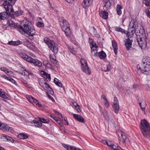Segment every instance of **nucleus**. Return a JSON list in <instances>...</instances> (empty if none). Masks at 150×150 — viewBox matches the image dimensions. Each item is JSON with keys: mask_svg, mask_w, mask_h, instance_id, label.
<instances>
[{"mask_svg": "<svg viewBox=\"0 0 150 150\" xmlns=\"http://www.w3.org/2000/svg\"><path fill=\"white\" fill-rule=\"evenodd\" d=\"M80 62L81 65V67H83L86 66H88L87 61L86 60L83 58H81L80 60Z\"/></svg>", "mask_w": 150, "mask_h": 150, "instance_id": "obj_38", "label": "nucleus"}, {"mask_svg": "<svg viewBox=\"0 0 150 150\" xmlns=\"http://www.w3.org/2000/svg\"><path fill=\"white\" fill-rule=\"evenodd\" d=\"M28 136L26 134L21 133L18 135V137L21 139H26L28 138Z\"/></svg>", "mask_w": 150, "mask_h": 150, "instance_id": "obj_35", "label": "nucleus"}, {"mask_svg": "<svg viewBox=\"0 0 150 150\" xmlns=\"http://www.w3.org/2000/svg\"><path fill=\"white\" fill-rule=\"evenodd\" d=\"M29 49L32 50H35V46L34 45L33 42H32V44H31L28 47Z\"/></svg>", "mask_w": 150, "mask_h": 150, "instance_id": "obj_48", "label": "nucleus"}, {"mask_svg": "<svg viewBox=\"0 0 150 150\" xmlns=\"http://www.w3.org/2000/svg\"><path fill=\"white\" fill-rule=\"evenodd\" d=\"M4 72L8 74L10 73H11L12 71H9L8 69L6 68V70H5V71H4Z\"/></svg>", "mask_w": 150, "mask_h": 150, "instance_id": "obj_63", "label": "nucleus"}, {"mask_svg": "<svg viewBox=\"0 0 150 150\" xmlns=\"http://www.w3.org/2000/svg\"><path fill=\"white\" fill-rule=\"evenodd\" d=\"M143 2L146 6H149V2L147 0H144Z\"/></svg>", "mask_w": 150, "mask_h": 150, "instance_id": "obj_59", "label": "nucleus"}, {"mask_svg": "<svg viewBox=\"0 0 150 150\" xmlns=\"http://www.w3.org/2000/svg\"><path fill=\"white\" fill-rule=\"evenodd\" d=\"M10 128V127L8 125L6 124L1 123L0 125V129L4 131H8Z\"/></svg>", "mask_w": 150, "mask_h": 150, "instance_id": "obj_14", "label": "nucleus"}, {"mask_svg": "<svg viewBox=\"0 0 150 150\" xmlns=\"http://www.w3.org/2000/svg\"><path fill=\"white\" fill-rule=\"evenodd\" d=\"M93 34L97 38H99L100 37V35L96 32L93 31Z\"/></svg>", "mask_w": 150, "mask_h": 150, "instance_id": "obj_58", "label": "nucleus"}, {"mask_svg": "<svg viewBox=\"0 0 150 150\" xmlns=\"http://www.w3.org/2000/svg\"><path fill=\"white\" fill-rule=\"evenodd\" d=\"M71 115L73 116V117L77 120L80 122H85L84 119L81 115L73 113L71 114Z\"/></svg>", "mask_w": 150, "mask_h": 150, "instance_id": "obj_12", "label": "nucleus"}, {"mask_svg": "<svg viewBox=\"0 0 150 150\" xmlns=\"http://www.w3.org/2000/svg\"><path fill=\"white\" fill-rule=\"evenodd\" d=\"M139 105L142 110L143 111L144 110L146 106V103H145V102L143 103L142 104V103H139Z\"/></svg>", "mask_w": 150, "mask_h": 150, "instance_id": "obj_45", "label": "nucleus"}, {"mask_svg": "<svg viewBox=\"0 0 150 150\" xmlns=\"http://www.w3.org/2000/svg\"><path fill=\"white\" fill-rule=\"evenodd\" d=\"M147 40V39L146 37H141V38H140L137 37V42L141 49H144L146 47Z\"/></svg>", "mask_w": 150, "mask_h": 150, "instance_id": "obj_7", "label": "nucleus"}, {"mask_svg": "<svg viewBox=\"0 0 150 150\" xmlns=\"http://www.w3.org/2000/svg\"><path fill=\"white\" fill-rule=\"evenodd\" d=\"M21 25L17 26L18 30L22 34L26 33L28 35V37L30 39L33 40L35 32L32 23L27 20H25L22 22Z\"/></svg>", "mask_w": 150, "mask_h": 150, "instance_id": "obj_1", "label": "nucleus"}, {"mask_svg": "<svg viewBox=\"0 0 150 150\" xmlns=\"http://www.w3.org/2000/svg\"><path fill=\"white\" fill-rule=\"evenodd\" d=\"M62 146L67 150H81L78 148L65 144H62Z\"/></svg>", "mask_w": 150, "mask_h": 150, "instance_id": "obj_16", "label": "nucleus"}, {"mask_svg": "<svg viewBox=\"0 0 150 150\" xmlns=\"http://www.w3.org/2000/svg\"><path fill=\"white\" fill-rule=\"evenodd\" d=\"M7 23L8 26H10L11 27H15V26H16V24L13 23L11 21H9L7 20Z\"/></svg>", "mask_w": 150, "mask_h": 150, "instance_id": "obj_39", "label": "nucleus"}, {"mask_svg": "<svg viewBox=\"0 0 150 150\" xmlns=\"http://www.w3.org/2000/svg\"><path fill=\"white\" fill-rule=\"evenodd\" d=\"M89 42L91 50H94L95 49L96 50L98 48V46H97L96 42L92 39H89Z\"/></svg>", "mask_w": 150, "mask_h": 150, "instance_id": "obj_17", "label": "nucleus"}, {"mask_svg": "<svg viewBox=\"0 0 150 150\" xmlns=\"http://www.w3.org/2000/svg\"><path fill=\"white\" fill-rule=\"evenodd\" d=\"M59 22L62 30L67 36H69L71 33V30L68 22L66 20L62 19L60 20Z\"/></svg>", "mask_w": 150, "mask_h": 150, "instance_id": "obj_6", "label": "nucleus"}, {"mask_svg": "<svg viewBox=\"0 0 150 150\" xmlns=\"http://www.w3.org/2000/svg\"><path fill=\"white\" fill-rule=\"evenodd\" d=\"M50 87V86L47 82L43 86H42V87L45 90H49Z\"/></svg>", "mask_w": 150, "mask_h": 150, "instance_id": "obj_46", "label": "nucleus"}, {"mask_svg": "<svg viewBox=\"0 0 150 150\" xmlns=\"http://www.w3.org/2000/svg\"><path fill=\"white\" fill-rule=\"evenodd\" d=\"M33 122L36 127H40L42 126V123L39 120H38L35 119L33 120Z\"/></svg>", "mask_w": 150, "mask_h": 150, "instance_id": "obj_29", "label": "nucleus"}, {"mask_svg": "<svg viewBox=\"0 0 150 150\" xmlns=\"http://www.w3.org/2000/svg\"><path fill=\"white\" fill-rule=\"evenodd\" d=\"M37 25L38 27H43L44 26V24L43 23L39 22L37 23Z\"/></svg>", "mask_w": 150, "mask_h": 150, "instance_id": "obj_53", "label": "nucleus"}, {"mask_svg": "<svg viewBox=\"0 0 150 150\" xmlns=\"http://www.w3.org/2000/svg\"><path fill=\"white\" fill-rule=\"evenodd\" d=\"M92 0H84L82 5L84 8H86V7L89 6L92 2Z\"/></svg>", "mask_w": 150, "mask_h": 150, "instance_id": "obj_20", "label": "nucleus"}, {"mask_svg": "<svg viewBox=\"0 0 150 150\" xmlns=\"http://www.w3.org/2000/svg\"><path fill=\"white\" fill-rule=\"evenodd\" d=\"M54 82L59 87L61 88L63 86L62 84L61 83L60 81H59L58 79L56 78H54Z\"/></svg>", "mask_w": 150, "mask_h": 150, "instance_id": "obj_37", "label": "nucleus"}, {"mask_svg": "<svg viewBox=\"0 0 150 150\" xmlns=\"http://www.w3.org/2000/svg\"><path fill=\"white\" fill-rule=\"evenodd\" d=\"M54 112L56 114H57L59 116H60L61 117V118H60V119L61 120H63V117H62V114L61 113H60L58 112L56 110H54Z\"/></svg>", "mask_w": 150, "mask_h": 150, "instance_id": "obj_54", "label": "nucleus"}, {"mask_svg": "<svg viewBox=\"0 0 150 150\" xmlns=\"http://www.w3.org/2000/svg\"><path fill=\"white\" fill-rule=\"evenodd\" d=\"M49 48H50L54 54H57L58 51V47L54 43H53L51 47H49Z\"/></svg>", "mask_w": 150, "mask_h": 150, "instance_id": "obj_19", "label": "nucleus"}, {"mask_svg": "<svg viewBox=\"0 0 150 150\" xmlns=\"http://www.w3.org/2000/svg\"><path fill=\"white\" fill-rule=\"evenodd\" d=\"M111 69V65L110 64H108L107 65V68L106 70H104L105 72L109 71Z\"/></svg>", "mask_w": 150, "mask_h": 150, "instance_id": "obj_55", "label": "nucleus"}, {"mask_svg": "<svg viewBox=\"0 0 150 150\" xmlns=\"http://www.w3.org/2000/svg\"><path fill=\"white\" fill-rule=\"evenodd\" d=\"M23 13V11L20 10L17 11L14 13L15 15H16V16L22 15Z\"/></svg>", "mask_w": 150, "mask_h": 150, "instance_id": "obj_47", "label": "nucleus"}, {"mask_svg": "<svg viewBox=\"0 0 150 150\" xmlns=\"http://www.w3.org/2000/svg\"><path fill=\"white\" fill-rule=\"evenodd\" d=\"M122 8V6L120 4H117L116 7V11L117 14L120 16L122 14V12L121 9Z\"/></svg>", "mask_w": 150, "mask_h": 150, "instance_id": "obj_28", "label": "nucleus"}, {"mask_svg": "<svg viewBox=\"0 0 150 150\" xmlns=\"http://www.w3.org/2000/svg\"><path fill=\"white\" fill-rule=\"evenodd\" d=\"M108 13L105 11L100 12L99 15L101 17L104 19H106L108 18Z\"/></svg>", "mask_w": 150, "mask_h": 150, "instance_id": "obj_26", "label": "nucleus"}, {"mask_svg": "<svg viewBox=\"0 0 150 150\" xmlns=\"http://www.w3.org/2000/svg\"><path fill=\"white\" fill-rule=\"evenodd\" d=\"M82 71L87 75H90L91 72V71L89 67H88V66L85 67H81Z\"/></svg>", "mask_w": 150, "mask_h": 150, "instance_id": "obj_23", "label": "nucleus"}, {"mask_svg": "<svg viewBox=\"0 0 150 150\" xmlns=\"http://www.w3.org/2000/svg\"><path fill=\"white\" fill-rule=\"evenodd\" d=\"M125 45L127 49L128 50L131 47L132 44V41L129 38L126 39L125 41Z\"/></svg>", "mask_w": 150, "mask_h": 150, "instance_id": "obj_18", "label": "nucleus"}, {"mask_svg": "<svg viewBox=\"0 0 150 150\" xmlns=\"http://www.w3.org/2000/svg\"><path fill=\"white\" fill-rule=\"evenodd\" d=\"M121 136V138L120 139V140L122 143H124L126 142H128L129 141L128 139L127 138V136L123 132H121L120 133Z\"/></svg>", "mask_w": 150, "mask_h": 150, "instance_id": "obj_13", "label": "nucleus"}, {"mask_svg": "<svg viewBox=\"0 0 150 150\" xmlns=\"http://www.w3.org/2000/svg\"><path fill=\"white\" fill-rule=\"evenodd\" d=\"M50 59L51 62L54 64H57V61L56 60L55 55L54 54H50Z\"/></svg>", "mask_w": 150, "mask_h": 150, "instance_id": "obj_27", "label": "nucleus"}, {"mask_svg": "<svg viewBox=\"0 0 150 150\" xmlns=\"http://www.w3.org/2000/svg\"><path fill=\"white\" fill-rule=\"evenodd\" d=\"M137 22L134 20H132L130 22L127 31H126L127 36L131 37L134 33H136V29L138 27Z\"/></svg>", "mask_w": 150, "mask_h": 150, "instance_id": "obj_5", "label": "nucleus"}, {"mask_svg": "<svg viewBox=\"0 0 150 150\" xmlns=\"http://www.w3.org/2000/svg\"><path fill=\"white\" fill-rule=\"evenodd\" d=\"M27 98L28 99V100L30 102L32 103H34L36 104V105L38 106L39 107H42V105L39 102L34 98L33 97L31 96H26Z\"/></svg>", "mask_w": 150, "mask_h": 150, "instance_id": "obj_8", "label": "nucleus"}, {"mask_svg": "<svg viewBox=\"0 0 150 150\" xmlns=\"http://www.w3.org/2000/svg\"><path fill=\"white\" fill-rule=\"evenodd\" d=\"M112 107L115 112L116 113H117L118 112L119 109V107L118 103H113L112 105Z\"/></svg>", "mask_w": 150, "mask_h": 150, "instance_id": "obj_32", "label": "nucleus"}, {"mask_svg": "<svg viewBox=\"0 0 150 150\" xmlns=\"http://www.w3.org/2000/svg\"><path fill=\"white\" fill-rule=\"evenodd\" d=\"M48 91L46 92L47 94V93L49 94H51V95H53L54 94V92L53 91L52 89L50 87V88L49 90H47Z\"/></svg>", "mask_w": 150, "mask_h": 150, "instance_id": "obj_50", "label": "nucleus"}, {"mask_svg": "<svg viewBox=\"0 0 150 150\" xmlns=\"http://www.w3.org/2000/svg\"><path fill=\"white\" fill-rule=\"evenodd\" d=\"M47 96L49 98H50V99H51V100L52 102H55L54 100V98H53V97L52 96H51V95H50L49 94H48V93H47Z\"/></svg>", "mask_w": 150, "mask_h": 150, "instance_id": "obj_56", "label": "nucleus"}, {"mask_svg": "<svg viewBox=\"0 0 150 150\" xmlns=\"http://www.w3.org/2000/svg\"><path fill=\"white\" fill-rule=\"evenodd\" d=\"M103 144L105 145H107L108 147H109L110 146V143H108L107 141L106 140H102L101 142Z\"/></svg>", "mask_w": 150, "mask_h": 150, "instance_id": "obj_51", "label": "nucleus"}, {"mask_svg": "<svg viewBox=\"0 0 150 150\" xmlns=\"http://www.w3.org/2000/svg\"><path fill=\"white\" fill-rule=\"evenodd\" d=\"M29 60V62L39 67H40L42 65V63L37 59H33L32 58H30Z\"/></svg>", "mask_w": 150, "mask_h": 150, "instance_id": "obj_11", "label": "nucleus"}, {"mask_svg": "<svg viewBox=\"0 0 150 150\" xmlns=\"http://www.w3.org/2000/svg\"><path fill=\"white\" fill-rule=\"evenodd\" d=\"M97 49L96 50H91V54L94 57L98 56V53Z\"/></svg>", "mask_w": 150, "mask_h": 150, "instance_id": "obj_42", "label": "nucleus"}, {"mask_svg": "<svg viewBox=\"0 0 150 150\" xmlns=\"http://www.w3.org/2000/svg\"><path fill=\"white\" fill-rule=\"evenodd\" d=\"M136 34L137 36V38L138 37L139 38L142 37H146V34L144 32V30L140 29L139 30V28L137 27V29H136Z\"/></svg>", "mask_w": 150, "mask_h": 150, "instance_id": "obj_9", "label": "nucleus"}, {"mask_svg": "<svg viewBox=\"0 0 150 150\" xmlns=\"http://www.w3.org/2000/svg\"><path fill=\"white\" fill-rule=\"evenodd\" d=\"M0 96L6 99H8V95L6 93H5L2 89L0 88Z\"/></svg>", "mask_w": 150, "mask_h": 150, "instance_id": "obj_25", "label": "nucleus"}, {"mask_svg": "<svg viewBox=\"0 0 150 150\" xmlns=\"http://www.w3.org/2000/svg\"><path fill=\"white\" fill-rule=\"evenodd\" d=\"M112 0H103L105 3L104 6H103V8L104 10L108 11L110 8L111 6V2Z\"/></svg>", "mask_w": 150, "mask_h": 150, "instance_id": "obj_10", "label": "nucleus"}, {"mask_svg": "<svg viewBox=\"0 0 150 150\" xmlns=\"http://www.w3.org/2000/svg\"><path fill=\"white\" fill-rule=\"evenodd\" d=\"M44 42L49 47H51L52 44L53 43L52 41L50 40L49 38L47 37H45L44 39Z\"/></svg>", "mask_w": 150, "mask_h": 150, "instance_id": "obj_24", "label": "nucleus"}, {"mask_svg": "<svg viewBox=\"0 0 150 150\" xmlns=\"http://www.w3.org/2000/svg\"><path fill=\"white\" fill-rule=\"evenodd\" d=\"M44 78L46 79V81H50L51 78L50 76V74H49L46 72L44 73Z\"/></svg>", "mask_w": 150, "mask_h": 150, "instance_id": "obj_40", "label": "nucleus"}, {"mask_svg": "<svg viewBox=\"0 0 150 150\" xmlns=\"http://www.w3.org/2000/svg\"><path fill=\"white\" fill-rule=\"evenodd\" d=\"M8 80L10 81L13 83L14 84L16 85H17V83L14 80H13V78H11V77H9Z\"/></svg>", "mask_w": 150, "mask_h": 150, "instance_id": "obj_52", "label": "nucleus"}, {"mask_svg": "<svg viewBox=\"0 0 150 150\" xmlns=\"http://www.w3.org/2000/svg\"><path fill=\"white\" fill-rule=\"evenodd\" d=\"M145 13L147 16L149 18H150V11L148 9L145 11Z\"/></svg>", "mask_w": 150, "mask_h": 150, "instance_id": "obj_57", "label": "nucleus"}, {"mask_svg": "<svg viewBox=\"0 0 150 150\" xmlns=\"http://www.w3.org/2000/svg\"><path fill=\"white\" fill-rule=\"evenodd\" d=\"M3 5L7 12L0 13V20L5 19L11 14L14 13L12 5L15 4L16 0H4Z\"/></svg>", "mask_w": 150, "mask_h": 150, "instance_id": "obj_2", "label": "nucleus"}, {"mask_svg": "<svg viewBox=\"0 0 150 150\" xmlns=\"http://www.w3.org/2000/svg\"><path fill=\"white\" fill-rule=\"evenodd\" d=\"M7 139L12 142H13L14 141V140L11 138L9 137H8V138H7Z\"/></svg>", "mask_w": 150, "mask_h": 150, "instance_id": "obj_60", "label": "nucleus"}, {"mask_svg": "<svg viewBox=\"0 0 150 150\" xmlns=\"http://www.w3.org/2000/svg\"><path fill=\"white\" fill-rule=\"evenodd\" d=\"M20 57L23 59L26 60L28 62H29L30 60H29L30 58H31V57L28 56L25 53H21L20 54Z\"/></svg>", "mask_w": 150, "mask_h": 150, "instance_id": "obj_22", "label": "nucleus"}, {"mask_svg": "<svg viewBox=\"0 0 150 150\" xmlns=\"http://www.w3.org/2000/svg\"><path fill=\"white\" fill-rule=\"evenodd\" d=\"M73 104L74 105L75 108L77 110L78 112H79L81 111L79 109V106L75 102Z\"/></svg>", "mask_w": 150, "mask_h": 150, "instance_id": "obj_49", "label": "nucleus"}, {"mask_svg": "<svg viewBox=\"0 0 150 150\" xmlns=\"http://www.w3.org/2000/svg\"><path fill=\"white\" fill-rule=\"evenodd\" d=\"M137 72L143 73L144 74H150V59L144 58L142 60V64L140 66L138 65L137 67Z\"/></svg>", "mask_w": 150, "mask_h": 150, "instance_id": "obj_3", "label": "nucleus"}, {"mask_svg": "<svg viewBox=\"0 0 150 150\" xmlns=\"http://www.w3.org/2000/svg\"><path fill=\"white\" fill-rule=\"evenodd\" d=\"M112 150H122V149L119 146H116L110 143L109 147Z\"/></svg>", "mask_w": 150, "mask_h": 150, "instance_id": "obj_30", "label": "nucleus"}, {"mask_svg": "<svg viewBox=\"0 0 150 150\" xmlns=\"http://www.w3.org/2000/svg\"><path fill=\"white\" fill-rule=\"evenodd\" d=\"M98 56L101 59H104L106 57L105 53L103 51H101L98 53Z\"/></svg>", "mask_w": 150, "mask_h": 150, "instance_id": "obj_33", "label": "nucleus"}, {"mask_svg": "<svg viewBox=\"0 0 150 150\" xmlns=\"http://www.w3.org/2000/svg\"><path fill=\"white\" fill-rule=\"evenodd\" d=\"M140 129L144 137L147 138L150 136V125L146 120H141Z\"/></svg>", "mask_w": 150, "mask_h": 150, "instance_id": "obj_4", "label": "nucleus"}, {"mask_svg": "<svg viewBox=\"0 0 150 150\" xmlns=\"http://www.w3.org/2000/svg\"><path fill=\"white\" fill-rule=\"evenodd\" d=\"M1 76L2 77H3V78H4V79H6L7 80H8L9 79L10 77H7L4 75H2Z\"/></svg>", "mask_w": 150, "mask_h": 150, "instance_id": "obj_62", "label": "nucleus"}, {"mask_svg": "<svg viewBox=\"0 0 150 150\" xmlns=\"http://www.w3.org/2000/svg\"><path fill=\"white\" fill-rule=\"evenodd\" d=\"M112 45L113 47L114 51L115 54L116 55L117 52L118 48L117 44L115 41L113 40L112 42Z\"/></svg>", "mask_w": 150, "mask_h": 150, "instance_id": "obj_31", "label": "nucleus"}, {"mask_svg": "<svg viewBox=\"0 0 150 150\" xmlns=\"http://www.w3.org/2000/svg\"><path fill=\"white\" fill-rule=\"evenodd\" d=\"M24 45L26 46L27 47H28L31 44H32V41H30L28 40H25L24 41Z\"/></svg>", "mask_w": 150, "mask_h": 150, "instance_id": "obj_44", "label": "nucleus"}, {"mask_svg": "<svg viewBox=\"0 0 150 150\" xmlns=\"http://www.w3.org/2000/svg\"><path fill=\"white\" fill-rule=\"evenodd\" d=\"M22 42L18 40L16 41H9L7 44L11 45L17 46L22 44Z\"/></svg>", "mask_w": 150, "mask_h": 150, "instance_id": "obj_21", "label": "nucleus"}, {"mask_svg": "<svg viewBox=\"0 0 150 150\" xmlns=\"http://www.w3.org/2000/svg\"><path fill=\"white\" fill-rule=\"evenodd\" d=\"M101 98L103 99V101L104 102V103L105 105L107 107H108L109 106V103L108 100L107 99L106 97L104 94H103L101 95Z\"/></svg>", "mask_w": 150, "mask_h": 150, "instance_id": "obj_36", "label": "nucleus"}, {"mask_svg": "<svg viewBox=\"0 0 150 150\" xmlns=\"http://www.w3.org/2000/svg\"><path fill=\"white\" fill-rule=\"evenodd\" d=\"M115 30L117 31L121 32L122 33H126V31L120 27H116L115 28Z\"/></svg>", "mask_w": 150, "mask_h": 150, "instance_id": "obj_41", "label": "nucleus"}, {"mask_svg": "<svg viewBox=\"0 0 150 150\" xmlns=\"http://www.w3.org/2000/svg\"><path fill=\"white\" fill-rule=\"evenodd\" d=\"M114 102L113 103H118V100H117V98L116 97H114Z\"/></svg>", "mask_w": 150, "mask_h": 150, "instance_id": "obj_61", "label": "nucleus"}, {"mask_svg": "<svg viewBox=\"0 0 150 150\" xmlns=\"http://www.w3.org/2000/svg\"><path fill=\"white\" fill-rule=\"evenodd\" d=\"M7 68L5 67H3L0 68V69L2 71H3L4 72L6 69Z\"/></svg>", "mask_w": 150, "mask_h": 150, "instance_id": "obj_64", "label": "nucleus"}, {"mask_svg": "<svg viewBox=\"0 0 150 150\" xmlns=\"http://www.w3.org/2000/svg\"><path fill=\"white\" fill-rule=\"evenodd\" d=\"M38 120H39L41 122V123H48L50 122L49 120L48 119H45L44 118H38Z\"/></svg>", "mask_w": 150, "mask_h": 150, "instance_id": "obj_43", "label": "nucleus"}, {"mask_svg": "<svg viewBox=\"0 0 150 150\" xmlns=\"http://www.w3.org/2000/svg\"><path fill=\"white\" fill-rule=\"evenodd\" d=\"M40 85L42 87L47 83V81L44 78H40L38 80Z\"/></svg>", "mask_w": 150, "mask_h": 150, "instance_id": "obj_34", "label": "nucleus"}, {"mask_svg": "<svg viewBox=\"0 0 150 150\" xmlns=\"http://www.w3.org/2000/svg\"><path fill=\"white\" fill-rule=\"evenodd\" d=\"M23 69L25 71H23L22 72V74L25 76L26 78L29 79V75L32 74L31 71L25 67H24Z\"/></svg>", "mask_w": 150, "mask_h": 150, "instance_id": "obj_15", "label": "nucleus"}]
</instances>
